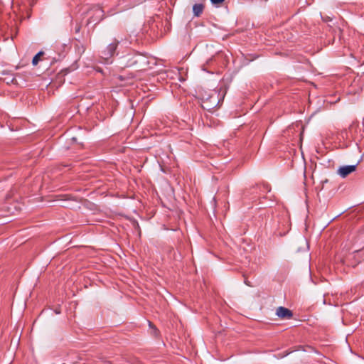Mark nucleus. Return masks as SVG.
<instances>
[{"label":"nucleus","instance_id":"nucleus-1","mask_svg":"<svg viewBox=\"0 0 364 364\" xmlns=\"http://www.w3.org/2000/svg\"><path fill=\"white\" fill-rule=\"evenodd\" d=\"M221 98L216 90L205 92L201 97V106L204 109L213 112L220 106Z\"/></svg>","mask_w":364,"mask_h":364},{"label":"nucleus","instance_id":"nucleus-2","mask_svg":"<svg viewBox=\"0 0 364 364\" xmlns=\"http://www.w3.org/2000/svg\"><path fill=\"white\" fill-rule=\"evenodd\" d=\"M119 41L116 39L112 42L105 50L102 52V58L105 60V62L108 63L109 60L114 55L115 50L118 46Z\"/></svg>","mask_w":364,"mask_h":364},{"label":"nucleus","instance_id":"nucleus-3","mask_svg":"<svg viewBox=\"0 0 364 364\" xmlns=\"http://www.w3.org/2000/svg\"><path fill=\"white\" fill-rule=\"evenodd\" d=\"M276 315L282 319H290L293 316V313L287 308L279 306L276 310Z\"/></svg>","mask_w":364,"mask_h":364},{"label":"nucleus","instance_id":"nucleus-4","mask_svg":"<svg viewBox=\"0 0 364 364\" xmlns=\"http://www.w3.org/2000/svg\"><path fill=\"white\" fill-rule=\"evenodd\" d=\"M357 165H348L341 166L338 170V173L343 178H346L350 173L356 170Z\"/></svg>","mask_w":364,"mask_h":364},{"label":"nucleus","instance_id":"nucleus-5","mask_svg":"<svg viewBox=\"0 0 364 364\" xmlns=\"http://www.w3.org/2000/svg\"><path fill=\"white\" fill-rule=\"evenodd\" d=\"M204 9V5L202 4H196L193 6L194 15L197 17L200 16Z\"/></svg>","mask_w":364,"mask_h":364},{"label":"nucleus","instance_id":"nucleus-6","mask_svg":"<svg viewBox=\"0 0 364 364\" xmlns=\"http://www.w3.org/2000/svg\"><path fill=\"white\" fill-rule=\"evenodd\" d=\"M149 325L151 330L150 333L155 338L159 337L160 333L157 328L151 321H149Z\"/></svg>","mask_w":364,"mask_h":364},{"label":"nucleus","instance_id":"nucleus-7","mask_svg":"<svg viewBox=\"0 0 364 364\" xmlns=\"http://www.w3.org/2000/svg\"><path fill=\"white\" fill-rule=\"evenodd\" d=\"M43 55V52H39L38 53H37L33 58L32 60V63L33 65H36L38 64V63L39 62L40 60V58L41 55Z\"/></svg>","mask_w":364,"mask_h":364},{"label":"nucleus","instance_id":"nucleus-8","mask_svg":"<svg viewBox=\"0 0 364 364\" xmlns=\"http://www.w3.org/2000/svg\"><path fill=\"white\" fill-rule=\"evenodd\" d=\"M94 11H95V14L100 17L99 21H100L103 16V14H102L103 11L100 8H97L94 10Z\"/></svg>","mask_w":364,"mask_h":364},{"label":"nucleus","instance_id":"nucleus-9","mask_svg":"<svg viewBox=\"0 0 364 364\" xmlns=\"http://www.w3.org/2000/svg\"><path fill=\"white\" fill-rule=\"evenodd\" d=\"M213 60H215V57H213V58H210L208 60H207L206 64L203 65V70H207V68L205 67L206 65H209Z\"/></svg>","mask_w":364,"mask_h":364},{"label":"nucleus","instance_id":"nucleus-10","mask_svg":"<svg viewBox=\"0 0 364 364\" xmlns=\"http://www.w3.org/2000/svg\"><path fill=\"white\" fill-rule=\"evenodd\" d=\"M130 61L129 65H134L137 63V60L134 59V58H131L129 59Z\"/></svg>","mask_w":364,"mask_h":364},{"label":"nucleus","instance_id":"nucleus-11","mask_svg":"<svg viewBox=\"0 0 364 364\" xmlns=\"http://www.w3.org/2000/svg\"><path fill=\"white\" fill-rule=\"evenodd\" d=\"M210 1L213 4H222L223 2L225 1V0H210Z\"/></svg>","mask_w":364,"mask_h":364},{"label":"nucleus","instance_id":"nucleus-12","mask_svg":"<svg viewBox=\"0 0 364 364\" xmlns=\"http://www.w3.org/2000/svg\"><path fill=\"white\" fill-rule=\"evenodd\" d=\"M245 283L246 285H247L249 287H252V285L250 284V282L246 279H245Z\"/></svg>","mask_w":364,"mask_h":364}]
</instances>
